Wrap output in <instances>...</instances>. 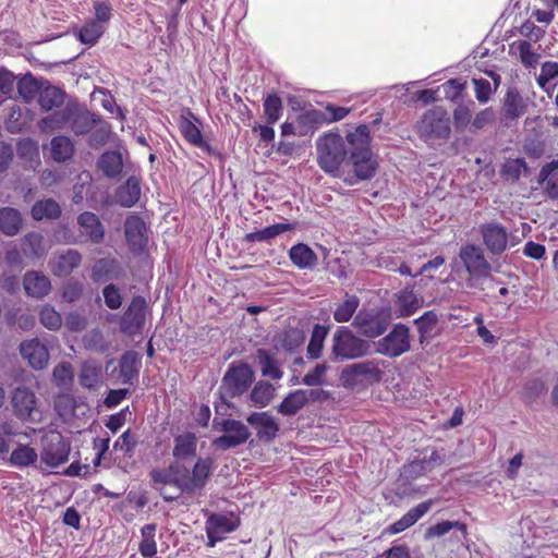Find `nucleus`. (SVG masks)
<instances>
[{
  "instance_id": "obj_1",
  "label": "nucleus",
  "mask_w": 558,
  "mask_h": 558,
  "mask_svg": "<svg viewBox=\"0 0 558 558\" xmlns=\"http://www.w3.org/2000/svg\"><path fill=\"white\" fill-rule=\"evenodd\" d=\"M316 154L319 168L333 178H342L341 167L352 165L354 174L343 178L349 185L369 180L376 173L377 162L373 158L369 130L365 124L345 137L336 132H325L316 140Z\"/></svg>"
},
{
  "instance_id": "obj_2",
  "label": "nucleus",
  "mask_w": 558,
  "mask_h": 558,
  "mask_svg": "<svg viewBox=\"0 0 558 558\" xmlns=\"http://www.w3.org/2000/svg\"><path fill=\"white\" fill-rule=\"evenodd\" d=\"M213 466V459L198 458L192 469L182 462H171L168 468L153 469L149 476L153 487L169 502L182 495H198L207 485Z\"/></svg>"
},
{
  "instance_id": "obj_3",
  "label": "nucleus",
  "mask_w": 558,
  "mask_h": 558,
  "mask_svg": "<svg viewBox=\"0 0 558 558\" xmlns=\"http://www.w3.org/2000/svg\"><path fill=\"white\" fill-rule=\"evenodd\" d=\"M371 351V343L356 336L349 327H339L331 339L332 361H349L366 356Z\"/></svg>"
},
{
  "instance_id": "obj_4",
  "label": "nucleus",
  "mask_w": 558,
  "mask_h": 558,
  "mask_svg": "<svg viewBox=\"0 0 558 558\" xmlns=\"http://www.w3.org/2000/svg\"><path fill=\"white\" fill-rule=\"evenodd\" d=\"M390 323L389 307L362 308L354 316L352 326L361 336L374 339L384 335Z\"/></svg>"
},
{
  "instance_id": "obj_5",
  "label": "nucleus",
  "mask_w": 558,
  "mask_h": 558,
  "mask_svg": "<svg viewBox=\"0 0 558 558\" xmlns=\"http://www.w3.org/2000/svg\"><path fill=\"white\" fill-rule=\"evenodd\" d=\"M459 257L469 274L466 287L480 288V281L488 278L492 271V265L486 259L483 250L477 245L468 244L460 248Z\"/></svg>"
},
{
  "instance_id": "obj_6",
  "label": "nucleus",
  "mask_w": 558,
  "mask_h": 558,
  "mask_svg": "<svg viewBox=\"0 0 558 558\" xmlns=\"http://www.w3.org/2000/svg\"><path fill=\"white\" fill-rule=\"evenodd\" d=\"M213 428L223 433L214 439L213 445L221 450L239 447L247 441L251 432L241 421L230 418H217L213 421Z\"/></svg>"
},
{
  "instance_id": "obj_7",
  "label": "nucleus",
  "mask_w": 558,
  "mask_h": 558,
  "mask_svg": "<svg viewBox=\"0 0 558 558\" xmlns=\"http://www.w3.org/2000/svg\"><path fill=\"white\" fill-rule=\"evenodd\" d=\"M40 462L50 469L58 468L69 460L71 445L61 433L50 430L41 439Z\"/></svg>"
},
{
  "instance_id": "obj_8",
  "label": "nucleus",
  "mask_w": 558,
  "mask_h": 558,
  "mask_svg": "<svg viewBox=\"0 0 558 558\" xmlns=\"http://www.w3.org/2000/svg\"><path fill=\"white\" fill-rule=\"evenodd\" d=\"M418 135L425 141L447 138L450 134V120L442 107H435L426 111L417 122Z\"/></svg>"
},
{
  "instance_id": "obj_9",
  "label": "nucleus",
  "mask_w": 558,
  "mask_h": 558,
  "mask_svg": "<svg viewBox=\"0 0 558 558\" xmlns=\"http://www.w3.org/2000/svg\"><path fill=\"white\" fill-rule=\"evenodd\" d=\"M410 347V329L403 324H397L376 342V352L388 357H398L408 352Z\"/></svg>"
},
{
  "instance_id": "obj_10",
  "label": "nucleus",
  "mask_w": 558,
  "mask_h": 558,
  "mask_svg": "<svg viewBox=\"0 0 558 558\" xmlns=\"http://www.w3.org/2000/svg\"><path fill=\"white\" fill-rule=\"evenodd\" d=\"M254 373L247 364L231 365L223 376L220 389L227 397L242 395L253 383Z\"/></svg>"
},
{
  "instance_id": "obj_11",
  "label": "nucleus",
  "mask_w": 558,
  "mask_h": 558,
  "mask_svg": "<svg viewBox=\"0 0 558 558\" xmlns=\"http://www.w3.org/2000/svg\"><path fill=\"white\" fill-rule=\"evenodd\" d=\"M147 303L141 295L134 296L120 319V330L128 336H135L145 325Z\"/></svg>"
},
{
  "instance_id": "obj_12",
  "label": "nucleus",
  "mask_w": 558,
  "mask_h": 558,
  "mask_svg": "<svg viewBox=\"0 0 558 558\" xmlns=\"http://www.w3.org/2000/svg\"><path fill=\"white\" fill-rule=\"evenodd\" d=\"M13 412L16 417L24 422H37L39 411L37 409V398L34 391L27 387H17L14 389L11 398Z\"/></svg>"
},
{
  "instance_id": "obj_13",
  "label": "nucleus",
  "mask_w": 558,
  "mask_h": 558,
  "mask_svg": "<svg viewBox=\"0 0 558 558\" xmlns=\"http://www.w3.org/2000/svg\"><path fill=\"white\" fill-rule=\"evenodd\" d=\"M124 233L128 245L133 253H141L145 250L148 242L147 228L140 216L130 215L125 219Z\"/></svg>"
},
{
  "instance_id": "obj_14",
  "label": "nucleus",
  "mask_w": 558,
  "mask_h": 558,
  "mask_svg": "<svg viewBox=\"0 0 558 558\" xmlns=\"http://www.w3.org/2000/svg\"><path fill=\"white\" fill-rule=\"evenodd\" d=\"M246 422L256 430V436L263 441H272L279 432V423L269 412H253Z\"/></svg>"
},
{
  "instance_id": "obj_15",
  "label": "nucleus",
  "mask_w": 558,
  "mask_h": 558,
  "mask_svg": "<svg viewBox=\"0 0 558 558\" xmlns=\"http://www.w3.org/2000/svg\"><path fill=\"white\" fill-rule=\"evenodd\" d=\"M82 263V255L77 250L68 248L56 253L49 259V268L53 276L63 278L72 274Z\"/></svg>"
},
{
  "instance_id": "obj_16",
  "label": "nucleus",
  "mask_w": 558,
  "mask_h": 558,
  "mask_svg": "<svg viewBox=\"0 0 558 558\" xmlns=\"http://www.w3.org/2000/svg\"><path fill=\"white\" fill-rule=\"evenodd\" d=\"M480 232L484 244L492 254L499 255L507 250L508 232L500 223H485L481 226Z\"/></svg>"
},
{
  "instance_id": "obj_17",
  "label": "nucleus",
  "mask_w": 558,
  "mask_h": 558,
  "mask_svg": "<svg viewBox=\"0 0 558 558\" xmlns=\"http://www.w3.org/2000/svg\"><path fill=\"white\" fill-rule=\"evenodd\" d=\"M20 353L34 369H44L49 362V351L38 339L25 340L20 344Z\"/></svg>"
},
{
  "instance_id": "obj_18",
  "label": "nucleus",
  "mask_w": 558,
  "mask_h": 558,
  "mask_svg": "<svg viewBox=\"0 0 558 558\" xmlns=\"http://www.w3.org/2000/svg\"><path fill=\"white\" fill-rule=\"evenodd\" d=\"M381 371L373 361H364L348 365L342 371V378L347 383H355L359 379L379 380Z\"/></svg>"
},
{
  "instance_id": "obj_19",
  "label": "nucleus",
  "mask_w": 558,
  "mask_h": 558,
  "mask_svg": "<svg viewBox=\"0 0 558 558\" xmlns=\"http://www.w3.org/2000/svg\"><path fill=\"white\" fill-rule=\"evenodd\" d=\"M77 223L81 233L86 235L87 239L95 244L102 242L105 238V228L99 220L98 216L90 211H84L78 215Z\"/></svg>"
},
{
  "instance_id": "obj_20",
  "label": "nucleus",
  "mask_w": 558,
  "mask_h": 558,
  "mask_svg": "<svg viewBox=\"0 0 558 558\" xmlns=\"http://www.w3.org/2000/svg\"><path fill=\"white\" fill-rule=\"evenodd\" d=\"M197 451V437L194 433L185 432L174 436L172 456L173 462H182L194 458Z\"/></svg>"
},
{
  "instance_id": "obj_21",
  "label": "nucleus",
  "mask_w": 558,
  "mask_h": 558,
  "mask_svg": "<svg viewBox=\"0 0 558 558\" xmlns=\"http://www.w3.org/2000/svg\"><path fill=\"white\" fill-rule=\"evenodd\" d=\"M23 286L26 294L35 299H43L51 291L50 279L35 270L27 271L24 275Z\"/></svg>"
},
{
  "instance_id": "obj_22",
  "label": "nucleus",
  "mask_w": 558,
  "mask_h": 558,
  "mask_svg": "<svg viewBox=\"0 0 558 558\" xmlns=\"http://www.w3.org/2000/svg\"><path fill=\"white\" fill-rule=\"evenodd\" d=\"M314 395L313 390H294L282 400L277 410L284 416L294 415L306 405L310 399L314 398Z\"/></svg>"
},
{
  "instance_id": "obj_23",
  "label": "nucleus",
  "mask_w": 558,
  "mask_h": 558,
  "mask_svg": "<svg viewBox=\"0 0 558 558\" xmlns=\"http://www.w3.org/2000/svg\"><path fill=\"white\" fill-rule=\"evenodd\" d=\"M422 306V300L412 289L405 288L396 295L395 314L398 318L413 315Z\"/></svg>"
},
{
  "instance_id": "obj_24",
  "label": "nucleus",
  "mask_w": 558,
  "mask_h": 558,
  "mask_svg": "<svg viewBox=\"0 0 558 558\" xmlns=\"http://www.w3.org/2000/svg\"><path fill=\"white\" fill-rule=\"evenodd\" d=\"M121 269L119 262L114 258H100L92 267V279L94 282H106L120 277Z\"/></svg>"
},
{
  "instance_id": "obj_25",
  "label": "nucleus",
  "mask_w": 558,
  "mask_h": 558,
  "mask_svg": "<svg viewBox=\"0 0 558 558\" xmlns=\"http://www.w3.org/2000/svg\"><path fill=\"white\" fill-rule=\"evenodd\" d=\"M141 181L137 177H130L124 184L118 187L116 201L122 207L134 206L141 197Z\"/></svg>"
},
{
  "instance_id": "obj_26",
  "label": "nucleus",
  "mask_w": 558,
  "mask_h": 558,
  "mask_svg": "<svg viewBox=\"0 0 558 558\" xmlns=\"http://www.w3.org/2000/svg\"><path fill=\"white\" fill-rule=\"evenodd\" d=\"M299 126V136L314 134L320 126L326 124L325 113L322 110L310 109L296 118Z\"/></svg>"
},
{
  "instance_id": "obj_27",
  "label": "nucleus",
  "mask_w": 558,
  "mask_h": 558,
  "mask_svg": "<svg viewBox=\"0 0 558 558\" xmlns=\"http://www.w3.org/2000/svg\"><path fill=\"white\" fill-rule=\"evenodd\" d=\"M526 105L517 88H509L505 95L502 112L506 121H513L522 117Z\"/></svg>"
},
{
  "instance_id": "obj_28",
  "label": "nucleus",
  "mask_w": 558,
  "mask_h": 558,
  "mask_svg": "<svg viewBox=\"0 0 558 558\" xmlns=\"http://www.w3.org/2000/svg\"><path fill=\"white\" fill-rule=\"evenodd\" d=\"M289 257L299 269H312L318 262L315 252L304 243L293 245L289 251Z\"/></svg>"
},
{
  "instance_id": "obj_29",
  "label": "nucleus",
  "mask_w": 558,
  "mask_h": 558,
  "mask_svg": "<svg viewBox=\"0 0 558 558\" xmlns=\"http://www.w3.org/2000/svg\"><path fill=\"white\" fill-rule=\"evenodd\" d=\"M78 383L87 389H95L102 383V366L96 361H86L83 363Z\"/></svg>"
},
{
  "instance_id": "obj_30",
  "label": "nucleus",
  "mask_w": 558,
  "mask_h": 558,
  "mask_svg": "<svg viewBox=\"0 0 558 558\" xmlns=\"http://www.w3.org/2000/svg\"><path fill=\"white\" fill-rule=\"evenodd\" d=\"M74 109L75 108L73 107L66 106L61 110L43 118L39 122L40 129L44 131H53L63 129L64 126L70 128Z\"/></svg>"
},
{
  "instance_id": "obj_31",
  "label": "nucleus",
  "mask_w": 558,
  "mask_h": 558,
  "mask_svg": "<svg viewBox=\"0 0 558 558\" xmlns=\"http://www.w3.org/2000/svg\"><path fill=\"white\" fill-rule=\"evenodd\" d=\"M294 229L292 223H275L272 226H268L262 230H257L254 232L246 233L244 236V241L247 243L254 242H268L276 236L291 231Z\"/></svg>"
},
{
  "instance_id": "obj_32",
  "label": "nucleus",
  "mask_w": 558,
  "mask_h": 558,
  "mask_svg": "<svg viewBox=\"0 0 558 558\" xmlns=\"http://www.w3.org/2000/svg\"><path fill=\"white\" fill-rule=\"evenodd\" d=\"M179 126L182 135L190 144L202 148L207 153L213 151L211 146L206 141H204L199 128L193 121L182 117Z\"/></svg>"
},
{
  "instance_id": "obj_33",
  "label": "nucleus",
  "mask_w": 558,
  "mask_h": 558,
  "mask_svg": "<svg viewBox=\"0 0 558 558\" xmlns=\"http://www.w3.org/2000/svg\"><path fill=\"white\" fill-rule=\"evenodd\" d=\"M539 182L550 198H558V160H553L542 167Z\"/></svg>"
},
{
  "instance_id": "obj_34",
  "label": "nucleus",
  "mask_w": 558,
  "mask_h": 558,
  "mask_svg": "<svg viewBox=\"0 0 558 558\" xmlns=\"http://www.w3.org/2000/svg\"><path fill=\"white\" fill-rule=\"evenodd\" d=\"M329 333V326L315 324L307 344V357L317 360L322 356L325 340Z\"/></svg>"
},
{
  "instance_id": "obj_35",
  "label": "nucleus",
  "mask_w": 558,
  "mask_h": 558,
  "mask_svg": "<svg viewBox=\"0 0 558 558\" xmlns=\"http://www.w3.org/2000/svg\"><path fill=\"white\" fill-rule=\"evenodd\" d=\"M22 227V217L17 209L4 207L0 209V230L8 236L19 233Z\"/></svg>"
},
{
  "instance_id": "obj_36",
  "label": "nucleus",
  "mask_w": 558,
  "mask_h": 558,
  "mask_svg": "<svg viewBox=\"0 0 558 558\" xmlns=\"http://www.w3.org/2000/svg\"><path fill=\"white\" fill-rule=\"evenodd\" d=\"M98 167L106 177H118L123 168L121 153L117 150L105 151L98 160Z\"/></svg>"
},
{
  "instance_id": "obj_37",
  "label": "nucleus",
  "mask_w": 558,
  "mask_h": 558,
  "mask_svg": "<svg viewBox=\"0 0 558 558\" xmlns=\"http://www.w3.org/2000/svg\"><path fill=\"white\" fill-rule=\"evenodd\" d=\"M99 121V117L89 111H78L74 109L70 129L76 135H84L89 133Z\"/></svg>"
},
{
  "instance_id": "obj_38",
  "label": "nucleus",
  "mask_w": 558,
  "mask_h": 558,
  "mask_svg": "<svg viewBox=\"0 0 558 558\" xmlns=\"http://www.w3.org/2000/svg\"><path fill=\"white\" fill-rule=\"evenodd\" d=\"M51 157L57 162H64L72 158L74 144L63 135L54 136L50 142Z\"/></svg>"
},
{
  "instance_id": "obj_39",
  "label": "nucleus",
  "mask_w": 558,
  "mask_h": 558,
  "mask_svg": "<svg viewBox=\"0 0 558 558\" xmlns=\"http://www.w3.org/2000/svg\"><path fill=\"white\" fill-rule=\"evenodd\" d=\"M157 525L155 523L145 524L141 529L142 541L138 551L144 558H153L157 554V544L155 541Z\"/></svg>"
},
{
  "instance_id": "obj_40",
  "label": "nucleus",
  "mask_w": 558,
  "mask_h": 558,
  "mask_svg": "<svg viewBox=\"0 0 558 558\" xmlns=\"http://www.w3.org/2000/svg\"><path fill=\"white\" fill-rule=\"evenodd\" d=\"M37 460L38 453L28 445H19L10 456V463L16 468L35 465Z\"/></svg>"
},
{
  "instance_id": "obj_41",
  "label": "nucleus",
  "mask_w": 558,
  "mask_h": 558,
  "mask_svg": "<svg viewBox=\"0 0 558 558\" xmlns=\"http://www.w3.org/2000/svg\"><path fill=\"white\" fill-rule=\"evenodd\" d=\"M60 214V205L51 198L38 201L32 207V217L35 220L57 219Z\"/></svg>"
},
{
  "instance_id": "obj_42",
  "label": "nucleus",
  "mask_w": 558,
  "mask_h": 558,
  "mask_svg": "<svg viewBox=\"0 0 558 558\" xmlns=\"http://www.w3.org/2000/svg\"><path fill=\"white\" fill-rule=\"evenodd\" d=\"M64 101V93L56 86H47L39 92L38 102L45 111L60 107Z\"/></svg>"
},
{
  "instance_id": "obj_43",
  "label": "nucleus",
  "mask_w": 558,
  "mask_h": 558,
  "mask_svg": "<svg viewBox=\"0 0 558 558\" xmlns=\"http://www.w3.org/2000/svg\"><path fill=\"white\" fill-rule=\"evenodd\" d=\"M446 456L434 450L428 458L415 460L409 464V472L415 475H422L432 471L435 466L445 463Z\"/></svg>"
},
{
  "instance_id": "obj_44",
  "label": "nucleus",
  "mask_w": 558,
  "mask_h": 558,
  "mask_svg": "<svg viewBox=\"0 0 558 558\" xmlns=\"http://www.w3.org/2000/svg\"><path fill=\"white\" fill-rule=\"evenodd\" d=\"M360 305V299L356 295H348L343 302L339 303L333 311V319L337 323L349 322Z\"/></svg>"
},
{
  "instance_id": "obj_45",
  "label": "nucleus",
  "mask_w": 558,
  "mask_h": 558,
  "mask_svg": "<svg viewBox=\"0 0 558 558\" xmlns=\"http://www.w3.org/2000/svg\"><path fill=\"white\" fill-rule=\"evenodd\" d=\"M257 359L263 376L269 377L271 379H280L283 376V372L280 368L279 362L266 350H259Z\"/></svg>"
},
{
  "instance_id": "obj_46",
  "label": "nucleus",
  "mask_w": 558,
  "mask_h": 558,
  "mask_svg": "<svg viewBox=\"0 0 558 558\" xmlns=\"http://www.w3.org/2000/svg\"><path fill=\"white\" fill-rule=\"evenodd\" d=\"M264 116L268 124H275L282 116L283 104L279 96L269 94L264 99Z\"/></svg>"
},
{
  "instance_id": "obj_47",
  "label": "nucleus",
  "mask_w": 558,
  "mask_h": 558,
  "mask_svg": "<svg viewBox=\"0 0 558 558\" xmlns=\"http://www.w3.org/2000/svg\"><path fill=\"white\" fill-rule=\"evenodd\" d=\"M523 172H527V165L523 158H510L501 168V175L506 181L517 182Z\"/></svg>"
},
{
  "instance_id": "obj_48",
  "label": "nucleus",
  "mask_w": 558,
  "mask_h": 558,
  "mask_svg": "<svg viewBox=\"0 0 558 558\" xmlns=\"http://www.w3.org/2000/svg\"><path fill=\"white\" fill-rule=\"evenodd\" d=\"M22 250L27 257H41L45 254L43 235L37 232L27 233L23 238Z\"/></svg>"
},
{
  "instance_id": "obj_49",
  "label": "nucleus",
  "mask_w": 558,
  "mask_h": 558,
  "mask_svg": "<svg viewBox=\"0 0 558 558\" xmlns=\"http://www.w3.org/2000/svg\"><path fill=\"white\" fill-rule=\"evenodd\" d=\"M138 372V359L135 352L129 351L121 356L120 376L123 383H130Z\"/></svg>"
},
{
  "instance_id": "obj_50",
  "label": "nucleus",
  "mask_w": 558,
  "mask_h": 558,
  "mask_svg": "<svg viewBox=\"0 0 558 558\" xmlns=\"http://www.w3.org/2000/svg\"><path fill=\"white\" fill-rule=\"evenodd\" d=\"M275 388L267 381H258L251 391V400L255 405L266 407L274 398Z\"/></svg>"
},
{
  "instance_id": "obj_51",
  "label": "nucleus",
  "mask_w": 558,
  "mask_h": 558,
  "mask_svg": "<svg viewBox=\"0 0 558 558\" xmlns=\"http://www.w3.org/2000/svg\"><path fill=\"white\" fill-rule=\"evenodd\" d=\"M206 525L210 529V531L221 535L233 532L238 527V523L233 518L223 514H213L207 520Z\"/></svg>"
},
{
  "instance_id": "obj_52",
  "label": "nucleus",
  "mask_w": 558,
  "mask_h": 558,
  "mask_svg": "<svg viewBox=\"0 0 558 558\" xmlns=\"http://www.w3.org/2000/svg\"><path fill=\"white\" fill-rule=\"evenodd\" d=\"M102 34V25L96 21H89L78 31L77 38L81 43L93 46Z\"/></svg>"
},
{
  "instance_id": "obj_53",
  "label": "nucleus",
  "mask_w": 558,
  "mask_h": 558,
  "mask_svg": "<svg viewBox=\"0 0 558 558\" xmlns=\"http://www.w3.org/2000/svg\"><path fill=\"white\" fill-rule=\"evenodd\" d=\"M519 58L525 68H535L539 61L541 54L533 48L527 40H520L517 45Z\"/></svg>"
},
{
  "instance_id": "obj_54",
  "label": "nucleus",
  "mask_w": 558,
  "mask_h": 558,
  "mask_svg": "<svg viewBox=\"0 0 558 558\" xmlns=\"http://www.w3.org/2000/svg\"><path fill=\"white\" fill-rule=\"evenodd\" d=\"M52 380L60 388H69L73 383V369L69 362L59 363L52 372Z\"/></svg>"
},
{
  "instance_id": "obj_55",
  "label": "nucleus",
  "mask_w": 558,
  "mask_h": 558,
  "mask_svg": "<svg viewBox=\"0 0 558 558\" xmlns=\"http://www.w3.org/2000/svg\"><path fill=\"white\" fill-rule=\"evenodd\" d=\"M432 505V500H426L424 502L418 504L414 508L410 509L404 515H402L399 519L400 522L403 524L405 529L411 527L429 511Z\"/></svg>"
},
{
  "instance_id": "obj_56",
  "label": "nucleus",
  "mask_w": 558,
  "mask_h": 558,
  "mask_svg": "<svg viewBox=\"0 0 558 558\" xmlns=\"http://www.w3.org/2000/svg\"><path fill=\"white\" fill-rule=\"evenodd\" d=\"M39 320L49 330H58L62 326V317L54 307L45 305L39 312Z\"/></svg>"
},
{
  "instance_id": "obj_57",
  "label": "nucleus",
  "mask_w": 558,
  "mask_h": 558,
  "mask_svg": "<svg viewBox=\"0 0 558 558\" xmlns=\"http://www.w3.org/2000/svg\"><path fill=\"white\" fill-rule=\"evenodd\" d=\"M546 391L545 383L542 379H531L523 386L522 398L526 403L534 402Z\"/></svg>"
},
{
  "instance_id": "obj_58",
  "label": "nucleus",
  "mask_w": 558,
  "mask_h": 558,
  "mask_svg": "<svg viewBox=\"0 0 558 558\" xmlns=\"http://www.w3.org/2000/svg\"><path fill=\"white\" fill-rule=\"evenodd\" d=\"M84 347L96 352H105L108 350V343L99 329H93L83 338Z\"/></svg>"
},
{
  "instance_id": "obj_59",
  "label": "nucleus",
  "mask_w": 558,
  "mask_h": 558,
  "mask_svg": "<svg viewBox=\"0 0 558 558\" xmlns=\"http://www.w3.org/2000/svg\"><path fill=\"white\" fill-rule=\"evenodd\" d=\"M105 304L110 310H118L123 303V298L118 286L109 283L102 289Z\"/></svg>"
},
{
  "instance_id": "obj_60",
  "label": "nucleus",
  "mask_w": 558,
  "mask_h": 558,
  "mask_svg": "<svg viewBox=\"0 0 558 558\" xmlns=\"http://www.w3.org/2000/svg\"><path fill=\"white\" fill-rule=\"evenodd\" d=\"M453 527H457V529L461 530L463 533H465L464 524H462L458 521H456V522L442 521L435 525L429 526L425 533V538L429 539L433 537L442 536V535L447 534L448 532H450Z\"/></svg>"
},
{
  "instance_id": "obj_61",
  "label": "nucleus",
  "mask_w": 558,
  "mask_h": 558,
  "mask_svg": "<svg viewBox=\"0 0 558 558\" xmlns=\"http://www.w3.org/2000/svg\"><path fill=\"white\" fill-rule=\"evenodd\" d=\"M437 320H438V317H437L436 313H434L433 311L426 312L422 316L416 318L414 320V324L417 327L420 337L425 338V337L429 336L430 332L433 331Z\"/></svg>"
},
{
  "instance_id": "obj_62",
  "label": "nucleus",
  "mask_w": 558,
  "mask_h": 558,
  "mask_svg": "<svg viewBox=\"0 0 558 558\" xmlns=\"http://www.w3.org/2000/svg\"><path fill=\"white\" fill-rule=\"evenodd\" d=\"M556 77H558V62L546 61L542 64L536 82L542 89H546L547 84Z\"/></svg>"
},
{
  "instance_id": "obj_63",
  "label": "nucleus",
  "mask_w": 558,
  "mask_h": 558,
  "mask_svg": "<svg viewBox=\"0 0 558 558\" xmlns=\"http://www.w3.org/2000/svg\"><path fill=\"white\" fill-rule=\"evenodd\" d=\"M328 368L326 363L317 364L311 372L304 375L302 383L310 387L325 384V376Z\"/></svg>"
},
{
  "instance_id": "obj_64",
  "label": "nucleus",
  "mask_w": 558,
  "mask_h": 558,
  "mask_svg": "<svg viewBox=\"0 0 558 558\" xmlns=\"http://www.w3.org/2000/svg\"><path fill=\"white\" fill-rule=\"evenodd\" d=\"M136 439L130 429L123 432L114 441V449L122 451L125 454H131L134 451Z\"/></svg>"
}]
</instances>
